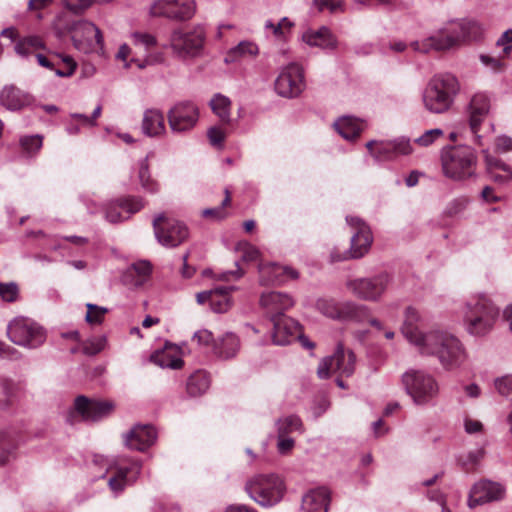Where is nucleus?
I'll use <instances>...</instances> for the list:
<instances>
[{"label":"nucleus","instance_id":"nucleus-1","mask_svg":"<svg viewBox=\"0 0 512 512\" xmlns=\"http://www.w3.org/2000/svg\"><path fill=\"white\" fill-rule=\"evenodd\" d=\"M422 321L423 317L418 309L413 306L406 307L400 327L403 337L421 356L436 357L445 370L459 368L467 358L461 341L444 330L422 331Z\"/></svg>","mask_w":512,"mask_h":512},{"label":"nucleus","instance_id":"nucleus-2","mask_svg":"<svg viewBox=\"0 0 512 512\" xmlns=\"http://www.w3.org/2000/svg\"><path fill=\"white\" fill-rule=\"evenodd\" d=\"M483 35L482 26L475 20L460 19L446 22L433 35L411 43L414 50L429 53L430 51H447L480 39Z\"/></svg>","mask_w":512,"mask_h":512},{"label":"nucleus","instance_id":"nucleus-3","mask_svg":"<svg viewBox=\"0 0 512 512\" xmlns=\"http://www.w3.org/2000/svg\"><path fill=\"white\" fill-rule=\"evenodd\" d=\"M460 92L458 79L450 73L434 75L422 92V104L431 114H444L451 110Z\"/></svg>","mask_w":512,"mask_h":512},{"label":"nucleus","instance_id":"nucleus-4","mask_svg":"<svg viewBox=\"0 0 512 512\" xmlns=\"http://www.w3.org/2000/svg\"><path fill=\"white\" fill-rule=\"evenodd\" d=\"M499 309L485 295L471 297L464 306L463 321L466 331L473 336H484L494 327Z\"/></svg>","mask_w":512,"mask_h":512},{"label":"nucleus","instance_id":"nucleus-5","mask_svg":"<svg viewBox=\"0 0 512 512\" xmlns=\"http://www.w3.org/2000/svg\"><path fill=\"white\" fill-rule=\"evenodd\" d=\"M405 393L416 406H428L436 402L440 384L436 377L425 369L409 368L400 378Z\"/></svg>","mask_w":512,"mask_h":512},{"label":"nucleus","instance_id":"nucleus-6","mask_svg":"<svg viewBox=\"0 0 512 512\" xmlns=\"http://www.w3.org/2000/svg\"><path fill=\"white\" fill-rule=\"evenodd\" d=\"M316 309L325 317L341 322L362 323L368 321L377 330H384L381 321L371 317L370 308L354 301H337L333 298H320L316 301Z\"/></svg>","mask_w":512,"mask_h":512},{"label":"nucleus","instance_id":"nucleus-7","mask_svg":"<svg viewBox=\"0 0 512 512\" xmlns=\"http://www.w3.org/2000/svg\"><path fill=\"white\" fill-rule=\"evenodd\" d=\"M249 497L263 507L279 503L285 493L283 480L275 474H259L250 478L245 484Z\"/></svg>","mask_w":512,"mask_h":512},{"label":"nucleus","instance_id":"nucleus-8","mask_svg":"<svg viewBox=\"0 0 512 512\" xmlns=\"http://www.w3.org/2000/svg\"><path fill=\"white\" fill-rule=\"evenodd\" d=\"M442 169L444 174L454 180H464L475 173L477 156L468 146L445 149L442 153Z\"/></svg>","mask_w":512,"mask_h":512},{"label":"nucleus","instance_id":"nucleus-9","mask_svg":"<svg viewBox=\"0 0 512 512\" xmlns=\"http://www.w3.org/2000/svg\"><path fill=\"white\" fill-rule=\"evenodd\" d=\"M346 222L352 229L350 248L342 253L332 251L330 255L332 262L360 259L369 252L373 243L372 231L362 219L357 216H347Z\"/></svg>","mask_w":512,"mask_h":512},{"label":"nucleus","instance_id":"nucleus-10","mask_svg":"<svg viewBox=\"0 0 512 512\" xmlns=\"http://www.w3.org/2000/svg\"><path fill=\"white\" fill-rule=\"evenodd\" d=\"M9 339L16 345L36 349L46 341V331L37 322L26 317H16L7 327Z\"/></svg>","mask_w":512,"mask_h":512},{"label":"nucleus","instance_id":"nucleus-11","mask_svg":"<svg viewBox=\"0 0 512 512\" xmlns=\"http://www.w3.org/2000/svg\"><path fill=\"white\" fill-rule=\"evenodd\" d=\"M356 367V356L350 349H345L342 344H338L335 352L328 357L323 358L317 368V375L320 379H327L335 374L339 377H350L353 375Z\"/></svg>","mask_w":512,"mask_h":512},{"label":"nucleus","instance_id":"nucleus-12","mask_svg":"<svg viewBox=\"0 0 512 512\" xmlns=\"http://www.w3.org/2000/svg\"><path fill=\"white\" fill-rule=\"evenodd\" d=\"M390 284L391 276L388 273H380L372 277L348 280L346 288L360 300L377 302L385 294Z\"/></svg>","mask_w":512,"mask_h":512},{"label":"nucleus","instance_id":"nucleus-13","mask_svg":"<svg viewBox=\"0 0 512 512\" xmlns=\"http://www.w3.org/2000/svg\"><path fill=\"white\" fill-rule=\"evenodd\" d=\"M205 35V30L201 25H197L189 31L177 29L170 36L169 46L179 58L196 57L203 49Z\"/></svg>","mask_w":512,"mask_h":512},{"label":"nucleus","instance_id":"nucleus-14","mask_svg":"<svg viewBox=\"0 0 512 512\" xmlns=\"http://www.w3.org/2000/svg\"><path fill=\"white\" fill-rule=\"evenodd\" d=\"M195 12V0H153L148 8L150 17L176 22L190 20Z\"/></svg>","mask_w":512,"mask_h":512},{"label":"nucleus","instance_id":"nucleus-15","mask_svg":"<svg viewBox=\"0 0 512 512\" xmlns=\"http://www.w3.org/2000/svg\"><path fill=\"white\" fill-rule=\"evenodd\" d=\"M72 42L74 47L85 54L104 52V39L101 30L87 20L78 21L72 28Z\"/></svg>","mask_w":512,"mask_h":512},{"label":"nucleus","instance_id":"nucleus-16","mask_svg":"<svg viewBox=\"0 0 512 512\" xmlns=\"http://www.w3.org/2000/svg\"><path fill=\"white\" fill-rule=\"evenodd\" d=\"M155 237L159 244L167 248H174L187 240L189 231L187 226L175 219L159 214L153 220Z\"/></svg>","mask_w":512,"mask_h":512},{"label":"nucleus","instance_id":"nucleus-17","mask_svg":"<svg viewBox=\"0 0 512 512\" xmlns=\"http://www.w3.org/2000/svg\"><path fill=\"white\" fill-rule=\"evenodd\" d=\"M276 93L284 98L299 96L305 89L303 68L296 63L285 66L274 83Z\"/></svg>","mask_w":512,"mask_h":512},{"label":"nucleus","instance_id":"nucleus-18","mask_svg":"<svg viewBox=\"0 0 512 512\" xmlns=\"http://www.w3.org/2000/svg\"><path fill=\"white\" fill-rule=\"evenodd\" d=\"M366 148L376 161H392L413 152L410 140L405 137L387 141L371 140L366 143Z\"/></svg>","mask_w":512,"mask_h":512},{"label":"nucleus","instance_id":"nucleus-19","mask_svg":"<svg viewBox=\"0 0 512 512\" xmlns=\"http://www.w3.org/2000/svg\"><path fill=\"white\" fill-rule=\"evenodd\" d=\"M167 117L173 133H185L195 127L199 119V110L192 102H180L168 111Z\"/></svg>","mask_w":512,"mask_h":512},{"label":"nucleus","instance_id":"nucleus-20","mask_svg":"<svg viewBox=\"0 0 512 512\" xmlns=\"http://www.w3.org/2000/svg\"><path fill=\"white\" fill-rule=\"evenodd\" d=\"M141 471V463L133 461L129 466H123L120 460L109 464L107 472H114V475L109 478L108 485L115 493H121L127 485L136 481Z\"/></svg>","mask_w":512,"mask_h":512},{"label":"nucleus","instance_id":"nucleus-21","mask_svg":"<svg viewBox=\"0 0 512 512\" xmlns=\"http://www.w3.org/2000/svg\"><path fill=\"white\" fill-rule=\"evenodd\" d=\"M506 493L505 487L497 482L481 480L470 490L468 506L474 508L493 501H500Z\"/></svg>","mask_w":512,"mask_h":512},{"label":"nucleus","instance_id":"nucleus-22","mask_svg":"<svg viewBox=\"0 0 512 512\" xmlns=\"http://www.w3.org/2000/svg\"><path fill=\"white\" fill-rule=\"evenodd\" d=\"M74 407L83 420L98 421L108 416L114 406L109 401L90 400L85 396H78L75 399Z\"/></svg>","mask_w":512,"mask_h":512},{"label":"nucleus","instance_id":"nucleus-23","mask_svg":"<svg viewBox=\"0 0 512 512\" xmlns=\"http://www.w3.org/2000/svg\"><path fill=\"white\" fill-rule=\"evenodd\" d=\"M260 305L272 321L285 316L284 312L294 305V300L287 293L269 291L262 293L260 297Z\"/></svg>","mask_w":512,"mask_h":512},{"label":"nucleus","instance_id":"nucleus-24","mask_svg":"<svg viewBox=\"0 0 512 512\" xmlns=\"http://www.w3.org/2000/svg\"><path fill=\"white\" fill-rule=\"evenodd\" d=\"M144 207V200L141 197H125L110 205L105 218L111 223H118L126 220L130 215L137 213Z\"/></svg>","mask_w":512,"mask_h":512},{"label":"nucleus","instance_id":"nucleus-25","mask_svg":"<svg viewBox=\"0 0 512 512\" xmlns=\"http://www.w3.org/2000/svg\"><path fill=\"white\" fill-rule=\"evenodd\" d=\"M298 272L276 263H261L259 265V280L262 285H279L289 279H296Z\"/></svg>","mask_w":512,"mask_h":512},{"label":"nucleus","instance_id":"nucleus-26","mask_svg":"<svg viewBox=\"0 0 512 512\" xmlns=\"http://www.w3.org/2000/svg\"><path fill=\"white\" fill-rule=\"evenodd\" d=\"M157 439V432L151 425H135L124 436L125 445L137 451H145Z\"/></svg>","mask_w":512,"mask_h":512},{"label":"nucleus","instance_id":"nucleus-27","mask_svg":"<svg viewBox=\"0 0 512 512\" xmlns=\"http://www.w3.org/2000/svg\"><path fill=\"white\" fill-rule=\"evenodd\" d=\"M273 334L272 340L276 345H288L297 340L299 336L300 324L294 319L283 316L272 320Z\"/></svg>","mask_w":512,"mask_h":512},{"label":"nucleus","instance_id":"nucleus-28","mask_svg":"<svg viewBox=\"0 0 512 512\" xmlns=\"http://www.w3.org/2000/svg\"><path fill=\"white\" fill-rule=\"evenodd\" d=\"M34 101L33 96L15 85H6L0 91V104L9 111L22 110Z\"/></svg>","mask_w":512,"mask_h":512},{"label":"nucleus","instance_id":"nucleus-29","mask_svg":"<svg viewBox=\"0 0 512 512\" xmlns=\"http://www.w3.org/2000/svg\"><path fill=\"white\" fill-rule=\"evenodd\" d=\"M330 502V492L325 487H320L308 491L302 497L303 512H327Z\"/></svg>","mask_w":512,"mask_h":512},{"label":"nucleus","instance_id":"nucleus-30","mask_svg":"<svg viewBox=\"0 0 512 512\" xmlns=\"http://www.w3.org/2000/svg\"><path fill=\"white\" fill-rule=\"evenodd\" d=\"M143 134L148 137H160L166 133L163 113L156 108L146 109L141 124Z\"/></svg>","mask_w":512,"mask_h":512},{"label":"nucleus","instance_id":"nucleus-31","mask_svg":"<svg viewBox=\"0 0 512 512\" xmlns=\"http://www.w3.org/2000/svg\"><path fill=\"white\" fill-rule=\"evenodd\" d=\"M150 359L162 368L180 369L184 364L180 349L174 344H166L162 350L155 351Z\"/></svg>","mask_w":512,"mask_h":512},{"label":"nucleus","instance_id":"nucleus-32","mask_svg":"<svg viewBox=\"0 0 512 512\" xmlns=\"http://www.w3.org/2000/svg\"><path fill=\"white\" fill-rule=\"evenodd\" d=\"M302 40L311 47L321 49H335L337 40L331 31L323 26L317 30L308 29L302 35Z\"/></svg>","mask_w":512,"mask_h":512},{"label":"nucleus","instance_id":"nucleus-33","mask_svg":"<svg viewBox=\"0 0 512 512\" xmlns=\"http://www.w3.org/2000/svg\"><path fill=\"white\" fill-rule=\"evenodd\" d=\"M490 101L487 95L483 93L475 94L469 103V127L474 129L479 122H486L485 119L489 113Z\"/></svg>","mask_w":512,"mask_h":512},{"label":"nucleus","instance_id":"nucleus-34","mask_svg":"<svg viewBox=\"0 0 512 512\" xmlns=\"http://www.w3.org/2000/svg\"><path fill=\"white\" fill-rule=\"evenodd\" d=\"M484 159L487 171L493 181L506 183L512 180V169L501 159L493 157L488 150H484Z\"/></svg>","mask_w":512,"mask_h":512},{"label":"nucleus","instance_id":"nucleus-35","mask_svg":"<svg viewBox=\"0 0 512 512\" xmlns=\"http://www.w3.org/2000/svg\"><path fill=\"white\" fill-rule=\"evenodd\" d=\"M334 127L344 139L353 140L359 137L360 133L366 127V124L360 119L351 116H343L335 121Z\"/></svg>","mask_w":512,"mask_h":512},{"label":"nucleus","instance_id":"nucleus-36","mask_svg":"<svg viewBox=\"0 0 512 512\" xmlns=\"http://www.w3.org/2000/svg\"><path fill=\"white\" fill-rule=\"evenodd\" d=\"M294 22L289 18L283 17L278 22L268 19L264 23V29L267 36H273L276 40L286 41L291 35Z\"/></svg>","mask_w":512,"mask_h":512},{"label":"nucleus","instance_id":"nucleus-37","mask_svg":"<svg viewBox=\"0 0 512 512\" xmlns=\"http://www.w3.org/2000/svg\"><path fill=\"white\" fill-rule=\"evenodd\" d=\"M259 54V47L253 41H241L228 50L225 57L226 63L236 62L243 58H254Z\"/></svg>","mask_w":512,"mask_h":512},{"label":"nucleus","instance_id":"nucleus-38","mask_svg":"<svg viewBox=\"0 0 512 512\" xmlns=\"http://www.w3.org/2000/svg\"><path fill=\"white\" fill-rule=\"evenodd\" d=\"M137 179L144 191L151 194L159 191L160 185L150 173L148 155L137 163Z\"/></svg>","mask_w":512,"mask_h":512},{"label":"nucleus","instance_id":"nucleus-39","mask_svg":"<svg viewBox=\"0 0 512 512\" xmlns=\"http://www.w3.org/2000/svg\"><path fill=\"white\" fill-rule=\"evenodd\" d=\"M210 386L209 375L203 370H197L187 379L186 390L192 397L201 396Z\"/></svg>","mask_w":512,"mask_h":512},{"label":"nucleus","instance_id":"nucleus-40","mask_svg":"<svg viewBox=\"0 0 512 512\" xmlns=\"http://www.w3.org/2000/svg\"><path fill=\"white\" fill-rule=\"evenodd\" d=\"M209 105L213 113L220 119L222 123H231L232 103L227 96L217 93L211 98Z\"/></svg>","mask_w":512,"mask_h":512},{"label":"nucleus","instance_id":"nucleus-41","mask_svg":"<svg viewBox=\"0 0 512 512\" xmlns=\"http://www.w3.org/2000/svg\"><path fill=\"white\" fill-rule=\"evenodd\" d=\"M234 286H220L213 289V297L210 301L211 309L216 313H224L231 307V297L229 293L234 290Z\"/></svg>","mask_w":512,"mask_h":512},{"label":"nucleus","instance_id":"nucleus-42","mask_svg":"<svg viewBox=\"0 0 512 512\" xmlns=\"http://www.w3.org/2000/svg\"><path fill=\"white\" fill-rule=\"evenodd\" d=\"M474 137V143L484 150L489 151V145L494 135V124L491 122H479L474 129H470Z\"/></svg>","mask_w":512,"mask_h":512},{"label":"nucleus","instance_id":"nucleus-43","mask_svg":"<svg viewBox=\"0 0 512 512\" xmlns=\"http://www.w3.org/2000/svg\"><path fill=\"white\" fill-rule=\"evenodd\" d=\"M239 350V339L233 333L225 334L217 344L214 345V352L225 359L232 358Z\"/></svg>","mask_w":512,"mask_h":512},{"label":"nucleus","instance_id":"nucleus-44","mask_svg":"<svg viewBox=\"0 0 512 512\" xmlns=\"http://www.w3.org/2000/svg\"><path fill=\"white\" fill-rule=\"evenodd\" d=\"M277 435L287 436L293 432L303 433L304 426L302 420L297 415H287L280 417L275 422Z\"/></svg>","mask_w":512,"mask_h":512},{"label":"nucleus","instance_id":"nucleus-45","mask_svg":"<svg viewBox=\"0 0 512 512\" xmlns=\"http://www.w3.org/2000/svg\"><path fill=\"white\" fill-rule=\"evenodd\" d=\"M151 272V265L148 261H139L132 264L125 275V281L128 282V277H134L131 281L132 285L139 286L144 283L146 278L149 276Z\"/></svg>","mask_w":512,"mask_h":512},{"label":"nucleus","instance_id":"nucleus-46","mask_svg":"<svg viewBox=\"0 0 512 512\" xmlns=\"http://www.w3.org/2000/svg\"><path fill=\"white\" fill-rule=\"evenodd\" d=\"M16 443L8 431L0 430V465H5L14 456Z\"/></svg>","mask_w":512,"mask_h":512},{"label":"nucleus","instance_id":"nucleus-47","mask_svg":"<svg viewBox=\"0 0 512 512\" xmlns=\"http://www.w3.org/2000/svg\"><path fill=\"white\" fill-rule=\"evenodd\" d=\"M28 45L29 48L34 52L36 50L45 49V43L43 39L39 36L31 35L20 39L14 47L15 52L24 57L26 51L24 50V46Z\"/></svg>","mask_w":512,"mask_h":512},{"label":"nucleus","instance_id":"nucleus-48","mask_svg":"<svg viewBox=\"0 0 512 512\" xmlns=\"http://www.w3.org/2000/svg\"><path fill=\"white\" fill-rule=\"evenodd\" d=\"M107 339L104 335L94 336L82 344L83 353L89 356L96 355L104 350Z\"/></svg>","mask_w":512,"mask_h":512},{"label":"nucleus","instance_id":"nucleus-49","mask_svg":"<svg viewBox=\"0 0 512 512\" xmlns=\"http://www.w3.org/2000/svg\"><path fill=\"white\" fill-rule=\"evenodd\" d=\"M54 55L61 61V63L64 66L67 67V71H63L60 68L55 69V74L58 77H63V78L71 77L75 73L76 68H77L76 61L71 56L65 55L62 53H54Z\"/></svg>","mask_w":512,"mask_h":512},{"label":"nucleus","instance_id":"nucleus-50","mask_svg":"<svg viewBox=\"0 0 512 512\" xmlns=\"http://www.w3.org/2000/svg\"><path fill=\"white\" fill-rule=\"evenodd\" d=\"M231 202V195L230 192L226 189L225 190V198L222 201V205L215 208H207L202 211V215L204 217H210L216 220L224 219L227 215V213L224 210V207L229 205Z\"/></svg>","mask_w":512,"mask_h":512},{"label":"nucleus","instance_id":"nucleus-51","mask_svg":"<svg viewBox=\"0 0 512 512\" xmlns=\"http://www.w3.org/2000/svg\"><path fill=\"white\" fill-rule=\"evenodd\" d=\"M504 58L503 54H500L498 57L487 54H481L479 56L481 63L493 72H501L505 69Z\"/></svg>","mask_w":512,"mask_h":512},{"label":"nucleus","instance_id":"nucleus-52","mask_svg":"<svg viewBox=\"0 0 512 512\" xmlns=\"http://www.w3.org/2000/svg\"><path fill=\"white\" fill-rule=\"evenodd\" d=\"M444 132L440 128H434L425 131L421 136L417 137L414 142L420 146L427 147L433 144L436 140L442 138Z\"/></svg>","mask_w":512,"mask_h":512},{"label":"nucleus","instance_id":"nucleus-53","mask_svg":"<svg viewBox=\"0 0 512 512\" xmlns=\"http://www.w3.org/2000/svg\"><path fill=\"white\" fill-rule=\"evenodd\" d=\"M226 130L220 126H212L207 130V137L210 144L216 148H222L226 139Z\"/></svg>","mask_w":512,"mask_h":512},{"label":"nucleus","instance_id":"nucleus-54","mask_svg":"<svg viewBox=\"0 0 512 512\" xmlns=\"http://www.w3.org/2000/svg\"><path fill=\"white\" fill-rule=\"evenodd\" d=\"M23 150L32 155L42 147V137L40 135L25 136L20 139Z\"/></svg>","mask_w":512,"mask_h":512},{"label":"nucleus","instance_id":"nucleus-55","mask_svg":"<svg viewBox=\"0 0 512 512\" xmlns=\"http://www.w3.org/2000/svg\"><path fill=\"white\" fill-rule=\"evenodd\" d=\"M236 250L241 253L242 260L245 262L255 261L259 257V250L246 241L239 242Z\"/></svg>","mask_w":512,"mask_h":512},{"label":"nucleus","instance_id":"nucleus-56","mask_svg":"<svg viewBox=\"0 0 512 512\" xmlns=\"http://www.w3.org/2000/svg\"><path fill=\"white\" fill-rule=\"evenodd\" d=\"M131 38L134 45L142 46L145 49H150L157 44L156 37L146 32H133Z\"/></svg>","mask_w":512,"mask_h":512},{"label":"nucleus","instance_id":"nucleus-57","mask_svg":"<svg viewBox=\"0 0 512 512\" xmlns=\"http://www.w3.org/2000/svg\"><path fill=\"white\" fill-rule=\"evenodd\" d=\"M19 295L18 286L13 283H1L0 282V297L2 300L7 302H14L17 300Z\"/></svg>","mask_w":512,"mask_h":512},{"label":"nucleus","instance_id":"nucleus-58","mask_svg":"<svg viewBox=\"0 0 512 512\" xmlns=\"http://www.w3.org/2000/svg\"><path fill=\"white\" fill-rule=\"evenodd\" d=\"M106 312V308L88 303L86 321L91 324H99L102 322Z\"/></svg>","mask_w":512,"mask_h":512},{"label":"nucleus","instance_id":"nucleus-59","mask_svg":"<svg viewBox=\"0 0 512 512\" xmlns=\"http://www.w3.org/2000/svg\"><path fill=\"white\" fill-rule=\"evenodd\" d=\"M496 46L502 48L503 57H509L512 52V29L502 33L496 42Z\"/></svg>","mask_w":512,"mask_h":512},{"label":"nucleus","instance_id":"nucleus-60","mask_svg":"<svg viewBox=\"0 0 512 512\" xmlns=\"http://www.w3.org/2000/svg\"><path fill=\"white\" fill-rule=\"evenodd\" d=\"M494 385L499 394L506 397L512 395V375L497 378Z\"/></svg>","mask_w":512,"mask_h":512},{"label":"nucleus","instance_id":"nucleus-61","mask_svg":"<svg viewBox=\"0 0 512 512\" xmlns=\"http://www.w3.org/2000/svg\"><path fill=\"white\" fill-rule=\"evenodd\" d=\"M192 339L201 346H212L214 348V345L217 344V342H214L212 332H210L207 329H201L196 331Z\"/></svg>","mask_w":512,"mask_h":512},{"label":"nucleus","instance_id":"nucleus-62","mask_svg":"<svg viewBox=\"0 0 512 512\" xmlns=\"http://www.w3.org/2000/svg\"><path fill=\"white\" fill-rule=\"evenodd\" d=\"M319 10L328 9L332 13L343 11V0H314Z\"/></svg>","mask_w":512,"mask_h":512},{"label":"nucleus","instance_id":"nucleus-63","mask_svg":"<svg viewBox=\"0 0 512 512\" xmlns=\"http://www.w3.org/2000/svg\"><path fill=\"white\" fill-rule=\"evenodd\" d=\"M277 438V450L280 454L286 455L294 448L295 441L293 438L283 435H277Z\"/></svg>","mask_w":512,"mask_h":512},{"label":"nucleus","instance_id":"nucleus-64","mask_svg":"<svg viewBox=\"0 0 512 512\" xmlns=\"http://www.w3.org/2000/svg\"><path fill=\"white\" fill-rule=\"evenodd\" d=\"M495 150L498 153H506L512 150V139L502 135L495 139Z\"/></svg>","mask_w":512,"mask_h":512}]
</instances>
